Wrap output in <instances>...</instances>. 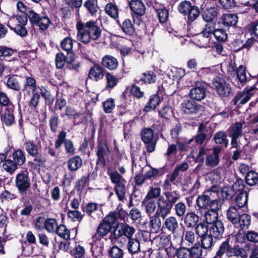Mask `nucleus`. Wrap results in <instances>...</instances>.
Here are the masks:
<instances>
[{
    "label": "nucleus",
    "instance_id": "nucleus-36",
    "mask_svg": "<svg viewBox=\"0 0 258 258\" xmlns=\"http://www.w3.org/2000/svg\"><path fill=\"white\" fill-rule=\"evenodd\" d=\"M147 162L146 160L140 157L138 160L132 158V170H137V173H143L144 169L146 167Z\"/></svg>",
    "mask_w": 258,
    "mask_h": 258
},
{
    "label": "nucleus",
    "instance_id": "nucleus-48",
    "mask_svg": "<svg viewBox=\"0 0 258 258\" xmlns=\"http://www.w3.org/2000/svg\"><path fill=\"white\" fill-rule=\"evenodd\" d=\"M206 223L210 225L216 221H219L218 212H215L210 210L207 211L204 214Z\"/></svg>",
    "mask_w": 258,
    "mask_h": 258
},
{
    "label": "nucleus",
    "instance_id": "nucleus-27",
    "mask_svg": "<svg viewBox=\"0 0 258 258\" xmlns=\"http://www.w3.org/2000/svg\"><path fill=\"white\" fill-rule=\"evenodd\" d=\"M142 207L148 216L154 215L157 209V203L154 200L144 199L142 202Z\"/></svg>",
    "mask_w": 258,
    "mask_h": 258
},
{
    "label": "nucleus",
    "instance_id": "nucleus-39",
    "mask_svg": "<svg viewBox=\"0 0 258 258\" xmlns=\"http://www.w3.org/2000/svg\"><path fill=\"white\" fill-rule=\"evenodd\" d=\"M58 222L55 218L46 219L44 229L49 233H55L58 228Z\"/></svg>",
    "mask_w": 258,
    "mask_h": 258
},
{
    "label": "nucleus",
    "instance_id": "nucleus-46",
    "mask_svg": "<svg viewBox=\"0 0 258 258\" xmlns=\"http://www.w3.org/2000/svg\"><path fill=\"white\" fill-rule=\"evenodd\" d=\"M161 189L160 187L150 186L145 198L151 200L159 198L160 197Z\"/></svg>",
    "mask_w": 258,
    "mask_h": 258
},
{
    "label": "nucleus",
    "instance_id": "nucleus-1",
    "mask_svg": "<svg viewBox=\"0 0 258 258\" xmlns=\"http://www.w3.org/2000/svg\"><path fill=\"white\" fill-rule=\"evenodd\" d=\"M76 28L78 32V40L84 44H88L91 40L98 39L102 31L97 22L93 21H90L85 23L79 21L77 23Z\"/></svg>",
    "mask_w": 258,
    "mask_h": 258
},
{
    "label": "nucleus",
    "instance_id": "nucleus-31",
    "mask_svg": "<svg viewBox=\"0 0 258 258\" xmlns=\"http://www.w3.org/2000/svg\"><path fill=\"white\" fill-rule=\"evenodd\" d=\"M126 248L129 253L131 254L138 253L141 251L140 242L137 238H130Z\"/></svg>",
    "mask_w": 258,
    "mask_h": 258
},
{
    "label": "nucleus",
    "instance_id": "nucleus-14",
    "mask_svg": "<svg viewBox=\"0 0 258 258\" xmlns=\"http://www.w3.org/2000/svg\"><path fill=\"white\" fill-rule=\"evenodd\" d=\"M162 225V228L167 230L172 234H175L179 228L178 221L174 216L166 217Z\"/></svg>",
    "mask_w": 258,
    "mask_h": 258
},
{
    "label": "nucleus",
    "instance_id": "nucleus-50",
    "mask_svg": "<svg viewBox=\"0 0 258 258\" xmlns=\"http://www.w3.org/2000/svg\"><path fill=\"white\" fill-rule=\"evenodd\" d=\"M55 233H56L59 237L64 239L67 240L70 239V230L64 225H58L57 231H56Z\"/></svg>",
    "mask_w": 258,
    "mask_h": 258
},
{
    "label": "nucleus",
    "instance_id": "nucleus-13",
    "mask_svg": "<svg viewBox=\"0 0 258 258\" xmlns=\"http://www.w3.org/2000/svg\"><path fill=\"white\" fill-rule=\"evenodd\" d=\"M221 148L216 146L213 148V153L207 156L205 164L211 167H214L218 165L220 162L219 154L221 152Z\"/></svg>",
    "mask_w": 258,
    "mask_h": 258
},
{
    "label": "nucleus",
    "instance_id": "nucleus-32",
    "mask_svg": "<svg viewBox=\"0 0 258 258\" xmlns=\"http://www.w3.org/2000/svg\"><path fill=\"white\" fill-rule=\"evenodd\" d=\"M82 160L78 156L70 158L67 161L68 168L72 171H76L82 165Z\"/></svg>",
    "mask_w": 258,
    "mask_h": 258
},
{
    "label": "nucleus",
    "instance_id": "nucleus-16",
    "mask_svg": "<svg viewBox=\"0 0 258 258\" xmlns=\"http://www.w3.org/2000/svg\"><path fill=\"white\" fill-rule=\"evenodd\" d=\"M209 233L214 238H221L224 231V224L221 220L209 225Z\"/></svg>",
    "mask_w": 258,
    "mask_h": 258
},
{
    "label": "nucleus",
    "instance_id": "nucleus-15",
    "mask_svg": "<svg viewBox=\"0 0 258 258\" xmlns=\"http://www.w3.org/2000/svg\"><path fill=\"white\" fill-rule=\"evenodd\" d=\"M106 72L104 69L100 64H95L91 68L89 73V77L95 81H98L103 79Z\"/></svg>",
    "mask_w": 258,
    "mask_h": 258
},
{
    "label": "nucleus",
    "instance_id": "nucleus-38",
    "mask_svg": "<svg viewBox=\"0 0 258 258\" xmlns=\"http://www.w3.org/2000/svg\"><path fill=\"white\" fill-rule=\"evenodd\" d=\"M214 140L217 144H223L225 148L228 145L229 141L227 135L223 131L217 132L214 135Z\"/></svg>",
    "mask_w": 258,
    "mask_h": 258
},
{
    "label": "nucleus",
    "instance_id": "nucleus-29",
    "mask_svg": "<svg viewBox=\"0 0 258 258\" xmlns=\"http://www.w3.org/2000/svg\"><path fill=\"white\" fill-rule=\"evenodd\" d=\"M22 91L24 95L25 98L30 100V102L31 103L32 102V97L31 96V93H32V77H26Z\"/></svg>",
    "mask_w": 258,
    "mask_h": 258
},
{
    "label": "nucleus",
    "instance_id": "nucleus-61",
    "mask_svg": "<svg viewBox=\"0 0 258 258\" xmlns=\"http://www.w3.org/2000/svg\"><path fill=\"white\" fill-rule=\"evenodd\" d=\"M13 157L17 165H22L25 161V158L21 150L15 151L13 154Z\"/></svg>",
    "mask_w": 258,
    "mask_h": 258
},
{
    "label": "nucleus",
    "instance_id": "nucleus-24",
    "mask_svg": "<svg viewBox=\"0 0 258 258\" xmlns=\"http://www.w3.org/2000/svg\"><path fill=\"white\" fill-rule=\"evenodd\" d=\"M111 228L110 226L102 221L97 228L96 233L92 236L93 241L99 240L101 238L106 236Z\"/></svg>",
    "mask_w": 258,
    "mask_h": 258
},
{
    "label": "nucleus",
    "instance_id": "nucleus-28",
    "mask_svg": "<svg viewBox=\"0 0 258 258\" xmlns=\"http://www.w3.org/2000/svg\"><path fill=\"white\" fill-rule=\"evenodd\" d=\"M199 219V216L195 212H189L184 217V224L188 228H194L198 224Z\"/></svg>",
    "mask_w": 258,
    "mask_h": 258
},
{
    "label": "nucleus",
    "instance_id": "nucleus-4",
    "mask_svg": "<svg viewBox=\"0 0 258 258\" xmlns=\"http://www.w3.org/2000/svg\"><path fill=\"white\" fill-rule=\"evenodd\" d=\"M224 254L227 257H237L239 256L241 258L246 257V254L243 249L240 248L238 246H231L229 244L228 240L221 244L216 253V256L220 257H221Z\"/></svg>",
    "mask_w": 258,
    "mask_h": 258
},
{
    "label": "nucleus",
    "instance_id": "nucleus-26",
    "mask_svg": "<svg viewBox=\"0 0 258 258\" xmlns=\"http://www.w3.org/2000/svg\"><path fill=\"white\" fill-rule=\"evenodd\" d=\"M101 209L98 210V205L94 203H88L84 210L86 214L94 218V219H100L102 218Z\"/></svg>",
    "mask_w": 258,
    "mask_h": 258
},
{
    "label": "nucleus",
    "instance_id": "nucleus-41",
    "mask_svg": "<svg viewBox=\"0 0 258 258\" xmlns=\"http://www.w3.org/2000/svg\"><path fill=\"white\" fill-rule=\"evenodd\" d=\"M122 31L128 35H132L135 32V28L131 20L125 19L120 25Z\"/></svg>",
    "mask_w": 258,
    "mask_h": 258
},
{
    "label": "nucleus",
    "instance_id": "nucleus-60",
    "mask_svg": "<svg viewBox=\"0 0 258 258\" xmlns=\"http://www.w3.org/2000/svg\"><path fill=\"white\" fill-rule=\"evenodd\" d=\"M4 170L9 173H12L17 168V165L11 160H6L3 164Z\"/></svg>",
    "mask_w": 258,
    "mask_h": 258
},
{
    "label": "nucleus",
    "instance_id": "nucleus-20",
    "mask_svg": "<svg viewBox=\"0 0 258 258\" xmlns=\"http://www.w3.org/2000/svg\"><path fill=\"white\" fill-rule=\"evenodd\" d=\"M197 241V237H196V233L192 230H185L183 231L181 239V242L182 244L186 243L187 246H194L195 244H199L196 243Z\"/></svg>",
    "mask_w": 258,
    "mask_h": 258
},
{
    "label": "nucleus",
    "instance_id": "nucleus-2",
    "mask_svg": "<svg viewBox=\"0 0 258 258\" xmlns=\"http://www.w3.org/2000/svg\"><path fill=\"white\" fill-rule=\"evenodd\" d=\"M226 218L235 228L240 230L248 228L251 222L250 216L245 213L240 214L239 210L235 206H230L227 209Z\"/></svg>",
    "mask_w": 258,
    "mask_h": 258
},
{
    "label": "nucleus",
    "instance_id": "nucleus-51",
    "mask_svg": "<svg viewBox=\"0 0 258 258\" xmlns=\"http://www.w3.org/2000/svg\"><path fill=\"white\" fill-rule=\"evenodd\" d=\"M107 147L105 145L100 144L98 145L97 151V155L98 157L97 164H98L99 162L103 164H105V160L104 156Z\"/></svg>",
    "mask_w": 258,
    "mask_h": 258
},
{
    "label": "nucleus",
    "instance_id": "nucleus-59",
    "mask_svg": "<svg viewBox=\"0 0 258 258\" xmlns=\"http://www.w3.org/2000/svg\"><path fill=\"white\" fill-rule=\"evenodd\" d=\"M124 252L122 249L117 246H113L109 250V255L113 258H122Z\"/></svg>",
    "mask_w": 258,
    "mask_h": 258
},
{
    "label": "nucleus",
    "instance_id": "nucleus-56",
    "mask_svg": "<svg viewBox=\"0 0 258 258\" xmlns=\"http://www.w3.org/2000/svg\"><path fill=\"white\" fill-rule=\"evenodd\" d=\"M7 86L14 90L18 91L20 89V85L15 76H12L9 78L7 82Z\"/></svg>",
    "mask_w": 258,
    "mask_h": 258
},
{
    "label": "nucleus",
    "instance_id": "nucleus-12",
    "mask_svg": "<svg viewBox=\"0 0 258 258\" xmlns=\"http://www.w3.org/2000/svg\"><path fill=\"white\" fill-rule=\"evenodd\" d=\"M254 94V89H245L239 92L232 100L234 105H243L247 103Z\"/></svg>",
    "mask_w": 258,
    "mask_h": 258
},
{
    "label": "nucleus",
    "instance_id": "nucleus-25",
    "mask_svg": "<svg viewBox=\"0 0 258 258\" xmlns=\"http://www.w3.org/2000/svg\"><path fill=\"white\" fill-rule=\"evenodd\" d=\"M210 196L211 191H206L197 198L196 204L199 208L200 210L208 209L211 201Z\"/></svg>",
    "mask_w": 258,
    "mask_h": 258
},
{
    "label": "nucleus",
    "instance_id": "nucleus-54",
    "mask_svg": "<svg viewBox=\"0 0 258 258\" xmlns=\"http://www.w3.org/2000/svg\"><path fill=\"white\" fill-rule=\"evenodd\" d=\"M174 210L177 217H183L186 213V206L184 203L178 202L175 205Z\"/></svg>",
    "mask_w": 258,
    "mask_h": 258
},
{
    "label": "nucleus",
    "instance_id": "nucleus-43",
    "mask_svg": "<svg viewBox=\"0 0 258 258\" xmlns=\"http://www.w3.org/2000/svg\"><path fill=\"white\" fill-rule=\"evenodd\" d=\"M165 199L169 202V204L173 207V205L179 200L180 196L177 191L172 192H165L164 193Z\"/></svg>",
    "mask_w": 258,
    "mask_h": 258
},
{
    "label": "nucleus",
    "instance_id": "nucleus-64",
    "mask_svg": "<svg viewBox=\"0 0 258 258\" xmlns=\"http://www.w3.org/2000/svg\"><path fill=\"white\" fill-rule=\"evenodd\" d=\"M66 63V57L62 53H58L55 56L56 67L58 69H61Z\"/></svg>",
    "mask_w": 258,
    "mask_h": 258
},
{
    "label": "nucleus",
    "instance_id": "nucleus-42",
    "mask_svg": "<svg viewBox=\"0 0 258 258\" xmlns=\"http://www.w3.org/2000/svg\"><path fill=\"white\" fill-rule=\"evenodd\" d=\"M159 22L161 23H165L168 18V11L165 7H162L159 8H154Z\"/></svg>",
    "mask_w": 258,
    "mask_h": 258
},
{
    "label": "nucleus",
    "instance_id": "nucleus-35",
    "mask_svg": "<svg viewBox=\"0 0 258 258\" xmlns=\"http://www.w3.org/2000/svg\"><path fill=\"white\" fill-rule=\"evenodd\" d=\"M84 7L92 16H96L99 10V7L96 0H87L84 4Z\"/></svg>",
    "mask_w": 258,
    "mask_h": 258
},
{
    "label": "nucleus",
    "instance_id": "nucleus-5",
    "mask_svg": "<svg viewBox=\"0 0 258 258\" xmlns=\"http://www.w3.org/2000/svg\"><path fill=\"white\" fill-rule=\"evenodd\" d=\"M202 254V250L198 244L190 248L180 246L176 249L174 255L176 258H199Z\"/></svg>",
    "mask_w": 258,
    "mask_h": 258
},
{
    "label": "nucleus",
    "instance_id": "nucleus-53",
    "mask_svg": "<svg viewBox=\"0 0 258 258\" xmlns=\"http://www.w3.org/2000/svg\"><path fill=\"white\" fill-rule=\"evenodd\" d=\"M156 79V76L154 72L149 71L143 73L141 77V81L145 83L151 84L155 83Z\"/></svg>",
    "mask_w": 258,
    "mask_h": 258
},
{
    "label": "nucleus",
    "instance_id": "nucleus-17",
    "mask_svg": "<svg viewBox=\"0 0 258 258\" xmlns=\"http://www.w3.org/2000/svg\"><path fill=\"white\" fill-rule=\"evenodd\" d=\"M51 22L46 16H40L39 14L33 12V24L38 26L41 31L47 30Z\"/></svg>",
    "mask_w": 258,
    "mask_h": 258
},
{
    "label": "nucleus",
    "instance_id": "nucleus-11",
    "mask_svg": "<svg viewBox=\"0 0 258 258\" xmlns=\"http://www.w3.org/2000/svg\"><path fill=\"white\" fill-rule=\"evenodd\" d=\"M157 209L155 213L161 215L162 219H165L171 213L172 207L166 201L164 196H160L157 202Z\"/></svg>",
    "mask_w": 258,
    "mask_h": 258
},
{
    "label": "nucleus",
    "instance_id": "nucleus-62",
    "mask_svg": "<svg viewBox=\"0 0 258 258\" xmlns=\"http://www.w3.org/2000/svg\"><path fill=\"white\" fill-rule=\"evenodd\" d=\"M115 107V102L113 99L110 98L103 103V109L106 113H111Z\"/></svg>",
    "mask_w": 258,
    "mask_h": 258
},
{
    "label": "nucleus",
    "instance_id": "nucleus-30",
    "mask_svg": "<svg viewBox=\"0 0 258 258\" xmlns=\"http://www.w3.org/2000/svg\"><path fill=\"white\" fill-rule=\"evenodd\" d=\"M221 21L224 26H233L237 24L238 17L236 14L231 13L225 14L222 16Z\"/></svg>",
    "mask_w": 258,
    "mask_h": 258
},
{
    "label": "nucleus",
    "instance_id": "nucleus-49",
    "mask_svg": "<svg viewBox=\"0 0 258 258\" xmlns=\"http://www.w3.org/2000/svg\"><path fill=\"white\" fill-rule=\"evenodd\" d=\"M246 183L250 185H254L258 183V173L253 171H249L246 176Z\"/></svg>",
    "mask_w": 258,
    "mask_h": 258
},
{
    "label": "nucleus",
    "instance_id": "nucleus-8",
    "mask_svg": "<svg viewBox=\"0 0 258 258\" xmlns=\"http://www.w3.org/2000/svg\"><path fill=\"white\" fill-rule=\"evenodd\" d=\"M245 121L236 122L229 128V137L231 138L232 148L237 149L238 144L237 139L242 135V128Z\"/></svg>",
    "mask_w": 258,
    "mask_h": 258
},
{
    "label": "nucleus",
    "instance_id": "nucleus-44",
    "mask_svg": "<svg viewBox=\"0 0 258 258\" xmlns=\"http://www.w3.org/2000/svg\"><path fill=\"white\" fill-rule=\"evenodd\" d=\"M207 22L208 23L205 25V28L201 33V35L207 39L213 35L215 30V23L211 21Z\"/></svg>",
    "mask_w": 258,
    "mask_h": 258
},
{
    "label": "nucleus",
    "instance_id": "nucleus-18",
    "mask_svg": "<svg viewBox=\"0 0 258 258\" xmlns=\"http://www.w3.org/2000/svg\"><path fill=\"white\" fill-rule=\"evenodd\" d=\"M16 184L19 192L23 194L30 186L28 176L25 174H19L16 178Z\"/></svg>",
    "mask_w": 258,
    "mask_h": 258
},
{
    "label": "nucleus",
    "instance_id": "nucleus-52",
    "mask_svg": "<svg viewBox=\"0 0 258 258\" xmlns=\"http://www.w3.org/2000/svg\"><path fill=\"white\" fill-rule=\"evenodd\" d=\"M106 89H112L116 86L118 80L117 78L109 72H106Z\"/></svg>",
    "mask_w": 258,
    "mask_h": 258
},
{
    "label": "nucleus",
    "instance_id": "nucleus-58",
    "mask_svg": "<svg viewBox=\"0 0 258 258\" xmlns=\"http://www.w3.org/2000/svg\"><path fill=\"white\" fill-rule=\"evenodd\" d=\"M73 41L72 38L67 37L61 42L62 49L67 52H70L73 48Z\"/></svg>",
    "mask_w": 258,
    "mask_h": 258
},
{
    "label": "nucleus",
    "instance_id": "nucleus-21",
    "mask_svg": "<svg viewBox=\"0 0 258 258\" xmlns=\"http://www.w3.org/2000/svg\"><path fill=\"white\" fill-rule=\"evenodd\" d=\"M129 6L133 13L138 16L145 15L146 8L144 3L141 0H131Z\"/></svg>",
    "mask_w": 258,
    "mask_h": 258
},
{
    "label": "nucleus",
    "instance_id": "nucleus-45",
    "mask_svg": "<svg viewBox=\"0 0 258 258\" xmlns=\"http://www.w3.org/2000/svg\"><path fill=\"white\" fill-rule=\"evenodd\" d=\"M195 227L196 234L200 237H203L209 233V225L207 226L204 222L198 223Z\"/></svg>",
    "mask_w": 258,
    "mask_h": 258
},
{
    "label": "nucleus",
    "instance_id": "nucleus-6",
    "mask_svg": "<svg viewBox=\"0 0 258 258\" xmlns=\"http://www.w3.org/2000/svg\"><path fill=\"white\" fill-rule=\"evenodd\" d=\"M212 85L217 93L221 97H227L231 93L230 85L221 77H217L214 78Z\"/></svg>",
    "mask_w": 258,
    "mask_h": 258
},
{
    "label": "nucleus",
    "instance_id": "nucleus-10",
    "mask_svg": "<svg viewBox=\"0 0 258 258\" xmlns=\"http://www.w3.org/2000/svg\"><path fill=\"white\" fill-rule=\"evenodd\" d=\"M182 110L186 114H196L204 110L205 106L193 100H185L181 104Z\"/></svg>",
    "mask_w": 258,
    "mask_h": 258
},
{
    "label": "nucleus",
    "instance_id": "nucleus-3",
    "mask_svg": "<svg viewBox=\"0 0 258 258\" xmlns=\"http://www.w3.org/2000/svg\"><path fill=\"white\" fill-rule=\"evenodd\" d=\"M109 175L111 182L114 184L113 190L118 200L121 202H124L126 200L127 190L126 180L117 171L112 172Z\"/></svg>",
    "mask_w": 258,
    "mask_h": 258
},
{
    "label": "nucleus",
    "instance_id": "nucleus-63",
    "mask_svg": "<svg viewBox=\"0 0 258 258\" xmlns=\"http://www.w3.org/2000/svg\"><path fill=\"white\" fill-rule=\"evenodd\" d=\"M117 221L116 213L115 212H110L102 221L111 227Z\"/></svg>",
    "mask_w": 258,
    "mask_h": 258
},
{
    "label": "nucleus",
    "instance_id": "nucleus-34",
    "mask_svg": "<svg viewBox=\"0 0 258 258\" xmlns=\"http://www.w3.org/2000/svg\"><path fill=\"white\" fill-rule=\"evenodd\" d=\"M161 101L160 98L157 94L152 95L145 106L143 110L145 112H149L152 109H155Z\"/></svg>",
    "mask_w": 258,
    "mask_h": 258
},
{
    "label": "nucleus",
    "instance_id": "nucleus-47",
    "mask_svg": "<svg viewBox=\"0 0 258 258\" xmlns=\"http://www.w3.org/2000/svg\"><path fill=\"white\" fill-rule=\"evenodd\" d=\"M213 237V236L210 233L201 237L202 247L205 249H210L214 244Z\"/></svg>",
    "mask_w": 258,
    "mask_h": 258
},
{
    "label": "nucleus",
    "instance_id": "nucleus-22",
    "mask_svg": "<svg viewBox=\"0 0 258 258\" xmlns=\"http://www.w3.org/2000/svg\"><path fill=\"white\" fill-rule=\"evenodd\" d=\"M102 66L109 71L116 70L118 66L117 59L114 56L110 55H105L101 60Z\"/></svg>",
    "mask_w": 258,
    "mask_h": 258
},
{
    "label": "nucleus",
    "instance_id": "nucleus-23",
    "mask_svg": "<svg viewBox=\"0 0 258 258\" xmlns=\"http://www.w3.org/2000/svg\"><path fill=\"white\" fill-rule=\"evenodd\" d=\"M13 108L12 107H7L4 110L2 109L1 111V119L6 125H11L15 121Z\"/></svg>",
    "mask_w": 258,
    "mask_h": 258
},
{
    "label": "nucleus",
    "instance_id": "nucleus-7",
    "mask_svg": "<svg viewBox=\"0 0 258 258\" xmlns=\"http://www.w3.org/2000/svg\"><path fill=\"white\" fill-rule=\"evenodd\" d=\"M141 135L147 152L149 153L154 152L155 150L157 140L154 138L153 131L150 128H145L142 131Z\"/></svg>",
    "mask_w": 258,
    "mask_h": 258
},
{
    "label": "nucleus",
    "instance_id": "nucleus-19",
    "mask_svg": "<svg viewBox=\"0 0 258 258\" xmlns=\"http://www.w3.org/2000/svg\"><path fill=\"white\" fill-rule=\"evenodd\" d=\"M149 226L153 233H158L162 227L161 215L155 213L154 215L149 216Z\"/></svg>",
    "mask_w": 258,
    "mask_h": 258
},
{
    "label": "nucleus",
    "instance_id": "nucleus-55",
    "mask_svg": "<svg viewBox=\"0 0 258 258\" xmlns=\"http://www.w3.org/2000/svg\"><path fill=\"white\" fill-rule=\"evenodd\" d=\"M105 9L106 13L111 17L114 19L118 17V9L116 6L109 3L106 5Z\"/></svg>",
    "mask_w": 258,
    "mask_h": 258
},
{
    "label": "nucleus",
    "instance_id": "nucleus-37",
    "mask_svg": "<svg viewBox=\"0 0 258 258\" xmlns=\"http://www.w3.org/2000/svg\"><path fill=\"white\" fill-rule=\"evenodd\" d=\"M248 196V193L246 191H241L236 196L235 202L239 208H243L247 205Z\"/></svg>",
    "mask_w": 258,
    "mask_h": 258
},
{
    "label": "nucleus",
    "instance_id": "nucleus-57",
    "mask_svg": "<svg viewBox=\"0 0 258 258\" xmlns=\"http://www.w3.org/2000/svg\"><path fill=\"white\" fill-rule=\"evenodd\" d=\"M237 77L241 83H244L247 81L246 68L243 65H240L236 70Z\"/></svg>",
    "mask_w": 258,
    "mask_h": 258
},
{
    "label": "nucleus",
    "instance_id": "nucleus-40",
    "mask_svg": "<svg viewBox=\"0 0 258 258\" xmlns=\"http://www.w3.org/2000/svg\"><path fill=\"white\" fill-rule=\"evenodd\" d=\"M200 12L198 7L191 6V9H188L187 14H184V16H187L188 22H192L199 16Z\"/></svg>",
    "mask_w": 258,
    "mask_h": 258
},
{
    "label": "nucleus",
    "instance_id": "nucleus-33",
    "mask_svg": "<svg viewBox=\"0 0 258 258\" xmlns=\"http://www.w3.org/2000/svg\"><path fill=\"white\" fill-rule=\"evenodd\" d=\"M217 9L215 7L207 8L202 14V17L205 22H213V20L217 16Z\"/></svg>",
    "mask_w": 258,
    "mask_h": 258
},
{
    "label": "nucleus",
    "instance_id": "nucleus-9",
    "mask_svg": "<svg viewBox=\"0 0 258 258\" xmlns=\"http://www.w3.org/2000/svg\"><path fill=\"white\" fill-rule=\"evenodd\" d=\"M207 85L203 82H197L195 87L190 89L189 96L191 99L201 101L206 96Z\"/></svg>",
    "mask_w": 258,
    "mask_h": 258
}]
</instances>
